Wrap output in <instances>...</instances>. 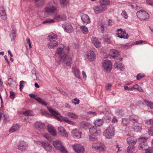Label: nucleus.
I'll list each match as a JSON object with an SVG mask.
<instances>
[{"label": "nucleus", "instance_id": "49530a36", "mask_svg": "<svg viewBox=\"0 0 153 153\" xmlns=\"http://www.w3.org/2000/svg\"><path fill=\"white\" fill-rule=\"evenodd\" d=\"M147 124L149 126L148 127L149 128L150 126L153 127V120L150 119L149 120H147L146 122Z\"/></svg>", "mask_w": 153, "mask_h": 153}, {"label": "nucleus", "instance_id": "bb28decb", "mask_svg": "<svg viewBox=\"0 0 153 153\" xmlns=\"http://www.w3.org/2000/svg\"><path fill=\"white\" fill-rule=\"evenodd\" d=\"M47 129L50 133L53 135H56V131L55 130L54 128L52 126L49 125L48 126Z\"/></svg>", "mask_w": 153, "mask_h": 153}, {"label": "nucleus", "instance_id": "4be33fe9", "mask_svg": "<svg viewBox=\"0 0 153 153\" xmlns=\"http://www.w3.org/2000/svg\"><path fill=\"white\" fill-rule=\"evenodd\" d=\"M72 136L76 139L79 138L81 137V133L79 132L76 129H74L71 132Z\"/></svg>", "mask_w": 153, "mask_h": 153}, {"label": "nucleus", "instance_id": "ea45409f", "mask_svg": "<svg viewBox=\"0 0 153 153\" xmlns=\"http://www.w3.org/2000/svg\"><path fill=\"white\" fill-rule=\"evenodd\" d=\"M55 22V20L53 19H48L44 20L43 22V24L45 23H54Z\"/></svg>", "mask_w": 153, "mask_h": 153}, {"label": "nucleus", "instance_id": "72a5a7b5", "mask_svg": "<svg viewBox=\"0 0 153 153\" xmlns=\"http://www.w3.org/2000/svg\"><path fill=\"white\" fill-rule=\"evenodd\" d=\"M134 151L135 148L133 146H129L127 148L128 153H133Z\"/></svg>", "mask_w": 153, "mask_h": 153}, {"label": "nucleus", "instance_id": "c9c22d12", "mask_svg": "<svg viewBox=\"0 0 153 153\" xmlns=\"http://www.w3.org/2000/svg\"><path fill=\"white\" fill-rule=\"evenodd\" d=\"M100 3L101 5L105 6L106 5H108L110 3L109 0H100Z\"/></svg>", "mask_w": 153, "mask_h": 153}, {"label": "nucleus", "instance_id": "3c124183", "mask_svg": "<svg viewBox=\"0 0 153 153\" xmlns=\"http://www.w3.org/2000/svg\"><path fill=\"white\" fill-rule=\"evenodd\" d=\"M145 153H153V147L145 149Z\"/></svg>", "mask_w": 153, "mask_h": 153}, {"label": "nucleus", "instance_id": "423d86ee", "mask_svg": "<svg viewBox=\"0 0 153 153\" xmlns=\"http://www.w3.org/2000/svg\"><path fill=\"white\" fill-rule=\"evenodd\" d=\"M137 17L141 21H146L149 18V14L141 10L137 13Z\"/></svg>", "mask_w": 153, "mask_h": 153}, {"label": "nucleus", "instance_id": "1a4fd4ad", "mask_svg": "<svg viewBox=\"0 0 153 153\" xmlns=\"http://www.w3.org/2000/svg\"><path fill=\"white\" fill-rule=\"evenodd\" d=\"M73 149L77 153H84L85 149L81 145L77 144H74L72 146Z\"/></svg>", "mask_w": 153, "mask_h": 153}, {"label": "nucleus", "instance_id": "4468645a", "mask_svg": "<svg viewBox=\"0 0 153 153\" xmlns=\"http://www.w3.org/2000/svg\"><path fill=\"white\" fill-rule=\"evenodd\" d=\"M42 146L47 151L51 152L52 149V146L47 141H42L41 142Z\"/></svg>", "mask_w": 153, "mask_h": 153}, {"label": "nucleus", "instance_id": "5fc2aeb1", "mask_svg": "<svg viewBox=\"0 0 153 153\" xmlns=\"http://www.w3.org/2000/svg\"><path fill=\"white\" fill-rule=\"evenodd\" d=\"M128 120L126 118H124L122 119V123L124 125H125V126H127L128 124Z\"/></svg>", "mask_w": 153, "mask_h": 153}, {"label": "nucleus", "instance_id": "c03bdc74", "mask_svg": "<svg viewBox=\"0 0 153 153\" xmlns=\"http://www.w3.org/2000/svg\"><path fill=\"white\" fill-rule=\"evenodd\" d=\"M89 139L90 141H97V138L93 135H90L89 136Z\"/></svg>", "mask_w": 153, "mask_h": 153}, {"label": "nucleus", "instance_id": "f03ea898", "mask_svg": "<svg viewBox=\"0 0 153 153\" xmlns=\"http://www.w3.org/2000/svg\"><path fill=\"white\" fill-rule=\"evenodd\" d=\"M48 38L50 42L48 44V48H54L58 45L57 42L56 41L57 39V36L53 33H51L48 36Z\"/></svg>", "mask_w": 153, "mask_h": 153}, {"label": "nucleus", "instance_id": "b1692460", "mask_svg": "<svg viewBox=\"0 0 153 153\" xmlns=\"http://www.w3.org/2000/svg\"><path fill=\"white\" fill-rule=\"evenodd\" d=\"M0 16L1 18L4 20H5L7 19L4 9L2 7H0Z\"/></svg>", "mask_w": 153, "mask_h": 153}, {"label": "nucleus", "instance_id": "09e8293b", "mask_svg": "<svg viewBox=\"0 0 153 153\" xmlns=\"http://www.w3.org/2000/svg\"><path fill=\"white\" fill-rule=\"evenodd\" d=\"M33 113L31 111H26L24 112L23 114H24L26 116H29L32 115Z\"/></svg>", "mask_w": 153, "mask_h": 153}, {"label": "nucleus", "instance_id": "393cba45", "mask_svg": "<svg viewBox=\"0 0 153 153\" xmlns=\"http://www.w3.org/2000/svg\"><path fill=\"white\" fill-rule=\"evenodd\" d=\"M56 10V8L54 6L47 7L45 8V12L50 14L54 13Z\"/></svg>", "mask_w": 153, "mask_h": 153}, {"label": "nucleus", "instance_id": "aec40b11", "mask_svg": "<svg viewBox=\"0 0 153 153\" xmlns=\"http://www.w3.org/2000/svg\"><path fill=\"white\" fill-rule=\"evenodd\" d=\"M95 55L94 52L91 50L88 51L87 58L89 61H93L95 58Z\"/></svg>", "mask_w": 153, "mask_h": 153}, {"label": "nucleus", "instance_id": "cd10ccee", "mask_svg": "<svg viewBox=\"0 0 153 153\" xmlns=\"http://www.w3.org/2000/svg\"><path fill=\"white\" fill-rule=\"evenodd\" d=\"M45 2V0H35V3L37 7H41Z\"/></svg>", "mask_w": 153, "mask_h": 153}, {"label": "nucleus", "instance_id": "2eb2a0df", "mask_svg": "<svg viewBox=\"0 0 153 153\" xmlns=\"http://www.w3.org/2000/svg\"><path fill=\"white\" fill-rule=\"evenodd\" d=\"M35 126L38 130L42 131L45 129V125L40 121L36 122L35 124Z\"/></svg>", "mask_w": 153, "mask_h": 153}, {"label": "nucleus", "instance_id": "052dcab7", "mask_svg": "<svg viewBox=\"0 0 153 153\" xmlns=\"http://www.w3.org/2000/svg\"><path fill=\"white\" fill-rule=\"evenodd\" d=\"M112 86V84H108V85H106L105 87V89L107 90L110 91L111 90V87Z\"/></svg>", "mask_w": 153, "mask_h": 153}, {"label": "nucleus", "instance_id": "f257e3e1", "mask_svg": "<svg viewBox=\"0 0 153 153\" xmlns=\"http://www.w3.org/2000/svg\"><path fill=\"white\" fill-rule=\"evenodd\" d=\"M47 108L49 112L55 118L57 119L58 120H60L61 121H64L70 124L73 125L74 123L70 120L69 119L66 117H62L61 119L56 116V115H59V113L58 111L53 110L51 107H47Z\"/></svg>", "mask_w": 153, "mask_h": 153}, {"label": "nucleus", "instance_id": "603ef678", "mask_svg": "<svg viewBox=\"0 0 153 153\" xmlns=\"http://www.w3.org/2000/svg\"><path fill=\"white\" fill-rule=\"evenodd\" d=\"M148 132L150 135L151 136L153 135V127H149Z\"/></svg>", "mask_w": 153, "mask_h": 153}, {"label": "nucleus", "instance_id": "e2e57ef3", "mask_svg": "<svg viewBox=\"0 0 153 153\" xmlns=\"http://www.w3.org/2000/svg\"><path fill=\"white\" fill-rule=\"evenodd\" d=\"M124 88L126 90L132 91V88H131V87H128V86H124Z\"/></svg>", "mask_w": 153, "mask_h": 153}, {"label": "nucleus", "instance_id": "6e6d98bb", "mask_svg": "<svg viewBox=\"0 0 153 153\" xmlns=\"http://www.w3.org/2000/svg\"><path fill=\"white\" fill-rule=\"evenodd\" d=\"M145 75L144 74H139L137 76V79L138 80H139L143 77Z\"/></svg>", "mask_w": 153, "mask_h": 153}, {"label": "nucleus", "instance_id": "4d7b16f0", "mask_svg": "<svg viewBox=\"0 0 153 153\" xmlns=\"http://www.w3.org/2000/svg\"><path fill=\"white\" fill-rule=\"evenodd\" d=\"M23 83L26 84V82L24 81H21L20 82L19 88L20 90H22L24 86L22 85Z\"/></svg>", "mask_w": 153, "mask_h": 153}, {"label": "nucleus", "instance_id": "6ab92c4d", "mask_svg": "<svg viewBox=\"0 0 153 153\" xmlns=\"http://www.w3.org/2000/svg\"><path fill=\"white\" fill-rule=\"evenodd\" d=\"M110 53L111 56L114 59L118 57L120 55V52L116 49H112L110 51Z\"/></svg>", "mask_w": 153, "mask_h": 153}, {"label": "nucleus", "instance_id": "7c9ffc66", "mask_svg": "<svg viewBox=\"0 0 153 153\" xmlns=\"http://www.w3.org/2000/svg\"><path fill=\"white\" fill-rule=\"evenodd\" d=\"M103 120L102 119H99L96 120L94 121V123L95 126H101L103 123Z\"/></svg>", "mask_w": 153, "mask_h": 153}, {"label": "nucleus", "instance_id": "58836bf2", "mask_svg": "<svg viewBox=\"0 0 153 153\" xmlns=\"http://www.w3.org/2000/svg\"><path fill=\"white\" fill-rule=\"evenodd\" d=\"M79 71L78 69L76 68H75L74 70V72L75 74V75L79 79L80 78V77L79 75Z\"/></svg>", "mask_w": 153, "mask_h": 153}, {"label": "nucleus", "instance_id": "9d476101", "mask_svg": "<svg viewBox=\"0 0 153 153\" xmlns=\"http://www.w3.org/2000/svg\"><path fill=\"white\" fill-rule=\"evenodd\" d=\"M93 9L94 13L96 14H97L105 11L107 9V7L105 6L101 5L99 6H94Z\"/></svg>", "mask_w": 153, "mask_h": 153}, {"label": "nucleus", "instance_id": "7ed1b4c3", "mask_svg": "<svg viewBox=\"0 0 153 153\" xmlns=\"http://www.w3.org/2000/svg\"><path fill=\"white\" fill-rule=\"evenodd\" d=\"M60 59L62 61V63L65 67H70L72 63V57L66 54H64L61 56Z\"/></svg>", "mask_w": 153, "mask_h": 153}, {"label": "nucleus", "instance_id": "20e7f679", "mask_svg": "<svg viewBox=\"0 0 153 153\" xmlns=\"http://www.w3.org/2000/svg\"><path fill=\"white\" fill-rule=\"evenodd\" d=\"M115 130L114 127L111 125L108 126L104 131V135L107 138H111L114 135Z\"/></svg>", "mask_w": 153, "mask_h": 153}, {"label": "nucleus", "instance_id": "6e6552de", "mask_svg": "<svg viewBox=\"0 0 153 153\" xmlns=\"http://www.w3.org/2000/svg\"><path fill=\"white\" fill-rule=\"evenodd\" d=\"M105 146L101 143H94L92 146V149L96 151H103L105 148Z\"/></svg>", "mask_w": 153, "mask_h": 153}, {"label": "nucleus", "instance_id": "39448f33", "mask_svg": "<svg viewBox=\"0 0 153 153\" xmlns=\"http://www.w3.org/2000/svg\"><path fill=\"white\" fill-rule=\"evenodd\" d=\"M62 143L61 141L58 140L53 141V146L56 149L60 151L62 153H68Z\"/></svg>", "mask_w": 153, "mask_h": 153}, {"label": "nucleus", "instance_id": "680f3d73", "mask_svg": "<svg viewBox=\"0 0 153 153\" xmlns=\"http://www.w3.org/2000/svg\"><path fill=\"white\" fill-rule=\"evenodd\" d=\"M79 100L77 98H75L73 101V102L75 104H78L79 103Z\"/></svg>", "mask_w": 153, "mask_h": 153}, {"label": "nucleus", "instance_id": "a211bd4d", "mask_svg": "<svg viewBox=\"0 0 153 153\" xmlns=\"http://www.w3.org/2000/svg\"><path fill=\"white\" fill-rule=\"evenodd\" d=\"M53 18L55 20L58 21L65 20L66 19V16L64 14L59 15L56 13L54 15Z\"/></svg>", "mask_w": 153, "mask_h": 153}, {"label": "nucleus", "instance_id": "774afa93", "mask_svg": "<svg viewBox=\"0 0 153 153\" xmlns=\"http://www.w3.org/2000/svg\"><path fill=\"white\" fill-rule=\"evenodd\" d=\"M57 89L62 94L65 95L66 94V93L62 89H58L57 88Z\"/></svg>", "mask_w": 153, "mask_h": 153}, {"label": "nucleus", "instance_id": "79ce46f5", "mask_svg": "<svg viewBox=\"0 0 153 153\" xmlns=\"http://www.w3.org/2000/svg\"><path fill=\"white\" fill-rule=\"evenodd\" d=\"M68 0H61L60 4L62 7H64L68 3Z\"/></svg>", "mask_w": 153, "mask_h": 153}, {"label": "nucleus", "instance_id": "a19ab883", "mask_svg": "<svg viewBox=\"0 0 153 153\" xmlns=\"http://www.w3.org/2000/svg\"><path fill=\"white\" fill-rule=\"evenodd\" d=\"M63 47L64 46L63 45H62L61 47H59L57 49V53L58 54L60 55L62 53L63 51Z\"/></svg>", "mask_w": 153, "mask_h": 153}, {"label": "nucleus", "instance_id": "f704fd0d", "mask_svg": "<svg viewBox=\"0 0 153 153\" xmlns=\"http://www.w3.org/2000/svg\"><path fill=\"white\" fill-rule=\"evenodd\" d=\"M144 102L151 109H153V103L150 102L146 100H144Z\"/></svg>", "mask_w": 153, "mask_h": 153}, {"label": "nucleus", "instance_id": "ddd939ff", "mask_svg": "<svg viewBox=\"0 0 153 153\" xmlns=\"http://www.w3.org/2000/svg\"><path fill=\"white\" fill-rule=\"evenodd\" d=\"M117 36L120 38L128 39V34L126 33L125 31H123L121 29L117 30Z\"/></svg>", "mask_w": 153, "mask_h": 153}, {"label": "nucleus", "instance_id": "c85d7f7f", "mask_svg": "<svg viewBox=\"0 0 153 153\" xmlns=\"http://www.w3.org/2000/svg\"><path fill=\"white\" fill-rule=\"evenodd\" d=\"M19 126L18 125L16 124L13 126L12 127L10 128L9 130V132L10 133L16 132L19 130Z\"/></svg>", "mask_w": 153, "mask_h": 153}, {"label": "nucleus", "instance_id": "0e129e2a", "mask_svg": "<svg viewBox=\"0 0 153 153\" xmlns=\"http://www.w3.org/2000/svg\"><path fill=\"white\" fill-rule=\"evenodd\" d=\"M146 1L148 4L153 5V0H146Z\"/></svg>", "mask_w": 153, "mask_h": 153}, {"label": "nucleus", "instance_id": "8fccbe9b", "mask_svg": "<svg viewBox=\"0 0 153 153\" xmlns=\"http://www.w3.org/2000/svg\"><path fill=\"white\" fill-rule=\"evenodd\" d=\"M39 74L36 73L34 74H33L32 75V77L34 80H37L38 79Z\"/></svg>", "mask_w": 153, "mask_h": 153}, {"label": "nucleus", "instance_id": "c756f323", "mask_svg": "<svg viewBox=\"0 0 153 153\" xmlns=\"http://www.w3.org/2000/svg\"><path fill=\"white\" fill-rule=\"evenodd\" d=\"M66 115L69 117L74 119H76L78 117L77 115L73 113L68 112L66 114Z\"/></svg>", "mask_w": 153, "mask_h": 153}, {"label": "nucleus", "instance_id": "5701e85b", "mask_svg": "<svg viewBox=\"0 0 153 153\" xmlns=\"http://www.w3.org/2000/svg\"><path fill=\"white\" fill-rule=\"evenodd\" d=\"M91 41L92 43L96 48H99L101 46V43L97 38L96 37H92Z\"/></svg>", "mask_w": 153, "mask_h": 153}, {"label": "nucleus", "instance_id": "0eeeda50", "mask_svg": "<svg viewBox=\"0 0 153 153\" xmlns=\"http://www.w3.org/2000/svg\"><path fill=\"white\" fill-rule=\"evenodd\" d=\"M102 67L104 68V71L109 72L111 69L112 65L111 61L108 60H106L102 63Z\"/></svg>", "mask_w": 153, "mask_h": 153}, {"label": "nucleus", "instance_id": "473e14b6", "mask_svg": "<svg viewBox=\"0 0 153 153\" xmlns=\"http://www.w3.org/2000/svg\"><path fill=\"white\" fill-rule=\"evenodd\" d=\"M89 124L88 123L82 121L80 123V127L81 128H86L89 127Z\"/></svg>", "mask_w": 153, "mask_h": 153}, {"label": "nucleus", "instance_id": "2f4dec72", "mask_svg": "<svg viewBox=\"0 0 153 153\" xmlns=\"http://www.w3.org/2000/svg\"><path fill=\"white\" fill-rule=\"evenodd\" d=\"M9 85L12 88H14L16 82L11 78H9L8 79Z\"/></svg>", "mask_w": 153, "mask_h": 153}, {"label": "nucleus", "instance_id": "bf43d9fd", "mask_svg": "<svg viewBox=\"0 0 153 153\" xmlns=\"http://www.w3.org/2000/svg\"><path fill=\"white\" fill-rule=\"evenodd\" d=\"M10 97L12 99H13L15 95V93L12 91H10Z\"/></svg>", "mask_w": 153, "mask_h": 153}, {"label": "nucleus", "instance_id": "a18cd8bd", "mask_svg": "<svg viewBox=\"0 0 153 153\" xmlns=\"http://www.w3.org/2000/svg\"><path fill=\"white\" fill-rule=\"evenodd\" d=\"M128 144H129V146L131 145L133 146L136 143V140H127Z\"/></svg>", "mask_w": 153, "mask_h": 153}, {"label": "nucleus", "instance_id": "13d9d810", "mask_svg": "<svg viewBox=\"0 0 153 153\" xmlns=\"http://www.w3.org/2000/svg\"><path fill=\"white\" fill-rule=\"evenodd\" d=\"M121 15L125 19H126L128 17L125 11H124L122 12L121 13Z\"/></svg>", "mask_w": 153, "mask_h": 153}, {"label": "nucleus", "instance_id": "4c0bfd02", "mask_svg": "<svg viewBox=\"0 0 153 153\" xmlns=\"http://www.w3.org/2000/svg\"><path fill=\"white\" fill-rule=\"evenodd\" d=\"M130 119L131 120L137 122L138 121V117L136 115H132L130 117Z\"/></svg>", "mask_w": 153, "mask_h": 153}, {"label": "nucleus", "instance_id": "412c9836", "mask_svg": "<svg viewBox=\"0 0 153 153\" xmlns=\"http://www.w3.org/2000/svg\"><path fill=\"white\" fill-rule=\"evenodd\" d=\"M133 129L135 132H140L142 129V126L140 124L135 122L134 123Z\"/></svg>", "mask_w": 153, "mask_h": 153}, {"label": "nucleus", "instance_id": "69168bd1", "mask_svg": "<svg viewBox=\"0 0 153 153\" xmlns=\"http://www.w3.org/2000/svg\"><path fill=\"white\" fill-rule=\"evenodd\" d=\"M35 99L37 102H39L40 103L43 100H42V99L39 97H36L35 98Z\"/></svg>", "mask_w": 153, "mask_h": 153}, {"label": "nucleus", "instance_id": "37998d69", "mask_svg": "<svg viewBox=\"0 0 153 153\" xmlns=\"http://www.w3.org/2000/svg\"><path fill=\"white\" fill-rule=\"evenodd\" d=\"M82 32L85 33H86L88 32V29L85 26H82L80 27Z\"/></svg>", "mask_w": 153, "mask_h": 153}, {"label": "nucleus", "instance_id": "f8f14e48", "mask_svg": "<svg viewBox=\"0 0 153 153\" xmlns=\"http://www.w3.org/2000/svg\"><path fill=\"white\" fill-rule=\"evenodd\" d=\"M62 27L67 32L70 33L73 30V28L70 23L65 22L62 25Z\"/></svg>", "mask_w": 153, "mask_h": 153}, {"label": "nucleus", "instance_id": "f3484780", "mask_svg": "<svg viewBox=\"0 0 153 153\" xmlns=\"http://www.w3.org/2000/svg\"><path fill=\"white\" fill-rule=\"evenodd\" d=\"M81 19L84 24L87 25L91 21L88 15L84 14L81 16Z\"/></svg>", "mask_w": 153, "mask_h": 153}, {"label": "nucleus", "instance_id": "9b49d317", "mask_svg": "<svg viewBox=\"0 0 153 153\" xmlns=\"http://www.w3.org/2000/svg\"><path fill=\"white\" fill-rule=\"evenodd\" d=\"M89 132L90 135H93L94 136L98 135L101 132L100 129L97 128L96 126L91 127L89 129Z\"/></svg>", "mask_w": 153, "mask_h": 153}, {"label": "nucleus", "instance_id": "dca6fc26", "mask_svg": "<svg viewBox=\"0 0 153 153\" xmlns=\"http://www.w3.org/2000/svg\"><path fill=\"white\" fill-rule=\"evenodd\" d=\"M28 147V144L23 141L20 142L18 146V149L22 151L26 150Z\"/></svg>", "mask_w": 153, "mask_h": 153}, {"label": "nucleus", "instance_id": "e433bc0d", "mask_svg": "<svg viewBox=\"0 0 153 153\" xmlns=\"http://www.w3.org/2000/svg\"><path fill=\"white\" fill-rule=\"evenodd\" d=\"M16 29L15 28H13L11 33L10 34V36L12 37L11 40H14L16 36Z\"/></svg>", "mask_w": 153, "mask_h": 153}, {"label": "nucleus", "instance_id": "de8ad7c7", "mask_svg": "<svg viewBox=\"0 0 153 153\" xmlns=\"http://www.w3.org/2000/svg\"><path fill=\"white\" fill-rule=\"evenodd\" d=\"M147 140V138L146 137H143L140 138L139 139V141L140 142V144H142L143 143L145 142Z\"/></svg>", "mask_w": 153, "mask_h": 153}, {"label": "nucleus", "instance_id": "a878e982", "mask_svg": "<svg viewBox=\"0 0 153 153\" xmlns=\"http://www.w3.org/2000/svg\"><path fill=\"white\" fill-rule=\"evenodd\" d=\"M58 131L60 134L63 137H67L68 136V134L66 132V131L65 130L64 128L60 126L58 128Z\"/></svg>", "mask_w": 153, "mask_h": 153}, {"label": "nucleus", "instance_id": "864d4df0", "mask_svg": "<svg viewBox=\"0 0 153 153\" xmlns=\"http://www.w3.org/2000/svg\"><path fill=\"white\" fill-rule=\"evenodd\" d=\"M140 145L139 146V149L140 150H145V149H146L145 148V147L147 146L145 145L144 144L141 145L140 144Z\"/></svg>", "mask_w": 153, "mask_h": 153}, {"label": "nucleus", "instance_id": "338daca9", "mask_svg": "<svg viewBox=\"0 0 153 153\" xmlns=\"http://www.w3.org/2000/svg\"><path fill=\"white\" fill-rule=\"evenodd\" d=\"M35 99L37 102H39L40 103L43 100H42V99L39 97H36L35 98Z\"/></svg>", "mask_w": 153, "mask_h": 153}]
</instances>
